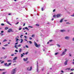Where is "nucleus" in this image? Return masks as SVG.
I'll return each instance as SVG.
<instances>
[{
    "instance_id": "1",
    "label": "nucleus",
    "mask_w": 74,
    "mask_h": 74,
    "mask_svg": "<svg viewBox=\"0 0 74 74\" xmlns=\"http://www.w3.org/2000/svg\"><path fill=\"white\" fill-rule=\"evenodd\" d=\"M61 16H62V15L61 14H57L56 15H53V18H60L61 17Z\"/></svg>"
},
{
    "instance_id": "2",
    "label": "nucleus",
    "mask_w": 74,
    "mask_h": 74,
    "mask_svg": "<svg viewBox=\"0 0 74 74\" xmlns=\"http://www.w3.org/2000/svg\"><path fill=\"white\" fill-rule=\"evenodd\" d=\"M16 72V69H13L11 72V74H14Z\"/></svg>"
},
{
    "instance_id": "3",
    "label": "nucleus",
    "mask_w": 74,
    "mask_h": 74,
    "mask_svg": "<svg viewBox=\"0 0 74 74\" xmlns=\"http://www.w3.org/2000/svg\"><path fill=\"white\" fill-rule=\"evenodd\" d=\"M34 45L36 47H37V48H39L40 47V45H38L35 42H34Z\"/></svg>"
},
{
    "instance_id": "4",
    "label": "nucleus",
    "mask_w": 74,
    "mask_h": 74,
    "mask_svg": "<svg viewBox=\"0 0 74 74\" xmlns=\"http://www.w3.org/2000/svg\"><path fill=\"white\" fill-rule=\"evenodd\" d=\"M28 60V58H23V60L24 62H26V61H27Z\"/></svg>"
},
{
    "instance_id": "5",
    "label": "nucleus",
    "mask_w": 74,
    "mask_h": 74,
    "mask_svg": "<svg viewBox=\"0 0 74 74\" xmlns=\"http://www.w3.org/2000/svg\"><path fill=\"white\" fill-rule=\"evenodd\" d=\"M11 32H12V30L11 29H9L8 31V33H10Z\"/></svg>"
},
{
    "instance_id": "6",
    "label": "nucleus",
    "mask_w": 74,
    "mask_h": 74,
    "mask_svg": "<svg viewBox=\"0 0 74 74\" xmlns=\"http://www.w3.org/2000/svg\"><path fill=\"white\" fill-rule=\"evenodd\" d=\"M67 62H68V60H66L64 62V64L65 65H67Z\"/></svg>"
},
{
    "instance_id": "7",
    "label": "nucleus",
    "mask_w": 74,
    "mask_h": 74,
    "mask_svg": "<svg viewBox=\"0 0 74 74\" xmlns=\"http://www.w3.org/2000/svg\"><path fill=\"white\" fill-rule=\"evenodd\" d=\"M65 39H66V40H69V39L70 38V37H69L68 36H66L65 37Z\"/></svg>"
},
{
    "instance_id": "8",
    "label": "nucleus",
    "mask_w": 74,
    "mask_h": 74,
    "mask_svg": "<svg viewBox=\"0 0 74 74\" xmlns=\"http://www.w3.org/2000/svg\"><path fill=\"white\" fill-rule=\"evenodd\" d=\"M32 67L31 66L30 68V69H29V68H27V70H29V71H31L32 70Z\"/></svg>"
},
{
    "instance_id": "9",
    "label": "nucleus",
    "mask_w": 74,
    "mask_h": 74,
    "mask_svg": "<svg viewBox=\"0 0 74 74\" xmlns=\"http://www.w3.org/2000/svg\"><path fill=\"white\" fill-rule=\"evenodd\" d=\"M4 64L5 65V66H7V67H8V66H9L8 65V64H7V63H6L5 64Z\"/></svg>"
},
{
    "instance_id": "10",
    "label": "nucleus",
    "mask_w": 74,
    "mask_h": 74,
    "mask_svg": "<svg viewBox=\"0 0 74 74\" xmlns=\"http://www.w3.org/2000/svg\"><path fill=\"white\" fill-rule=\"evenodd\" d=\"M7 23H8V24H9L10 25V26H12V25L10 23V22L8 21H7Z\"/></svg>"
},
{
    "instance_id": "11",
    "label": "nucleus",
    "mask_w": 74,
    "mask_h": 74,
    "mask_svg": "<svg viewBox=\"0 0 74 74\" xmlns=\"http://www.w3.org/2000/svg\"><path fill=\"white\" fill-rule=\"evenodd\" d=\"M17 59V57H15L14 59H13V60H15Z\"/></svg>"
},
{
    "instance_id": "12",
    "label": "nucleus",
    "mask_w": 74,
    "mask_h": 74,
    "mask_svg": "<svg viewBox=\"0 0 74 74\" xmlns=\"http://www.w3.org/2000/svg\"><path fill=\"white\" fill-rule=\"evenodd\" d=\"M18 40H19L18 38H16V42H18Z\"/></svg>"
},
{
    "instance_id": "13",
    "label": "nucleus",
    "mask_w": 74,
    "mask_h": 74,
    "mask_svg": "<svg viewBox=\"0 0 74 74\" xmlns=\"http://www.w3.org/2000/svg\"><path fill=\"white\" fill-rule=\"evenodd\" d=\"M63 19H61L60 20V23H62V22H63Z\"/></svg>"
},
{
    "instance_id": "14",
    "label": "nucleus",
    "mask_w": 74,
    "mask_h": 74,
    "mask_svg": "<svg viewBox=\"0 0 74 74\" xmlns=\"http://www.w3.org/2000/svg\"><path fill=\"white\" fill-rule=\"evenodd\" d=\"M37 72H38V65H37Z\"/></svg>"
},
{
    "instance_id": "15",
    "label": "nucleus",
    "mask_w": 74,
    "mask_h": 74,
    "mask_svg": "<svg viewBox=\"0 0 74 74\" xmlns=\"http://www.w3.org/2000/svg\"><path fill=\"white\" fill-rule=\"evenodd\" d=\"M65 31V30H64V29H62V30H61L60 31L61 32H64Z\"/></svg>"
},
{
    "instance_id": "16",
    "label": "nucleus",
    "mask_w": 74,
    "mask_h": 74,
    "mask_svg": "<svg viewBox=\"0 0 74 74\" xmlns=\"http://www.w3.org/2000/svg\"><path fill=\"white\" fill-rule=\"evenodd\" d=\"M21 42H20V43H22V42H23V39H21Z\"/></svg>"
},
{
    "instance_id": "17",
    "label": "nucleus",
    "mask_w": 74,
    "mask_h": 74,
    "mask_svg": "<svg viewBox=\"0 0 74 74\" xmlns=\"http://www.w3.org/2000/svg\"><path fill=\"white\" fill-rule=\"evenodd\" d=\"M65 54V52H64V51H63L62 52V55H64Z\"/></svg>"
},
{
    "instance_id": "18",
    "label": "nucleus",
    "mask_w": 74,
    "mask_h": 74,
    "mask_svg": "<svg viewBox=\"0 0 74 74\" xmlns=\"http://www.w3.org/2000/svg\"><path fill=\"white\" fill-rule=\"evenodd\" d=\"M22 52V49H20L19 50V52L21 53Z\"/></svg>"
},
{
    "instance_id": "19",
    "label": "nucleus",
    "mask_w": 74,
    "mask_h": 74,
    "mask_svg": "<svg viewBox=\"0 0 74 74\" xmlns=\"http://www.w3.org/2000/svg\"><path fill=\"white\" fill-rule=\"evenodd\" d=\"M25 29H27V30H28V31L29 30V29L28 28H27V27H25Z\"/></svg>"
},
{
    "instance_id": "20",
    "label": "nucleus",
    "mask_w": 74,
    "mask_h": 74,
    "mask_svg": "<svg viewBox=\"0 0 74 74\" xmlns=\"http://www.w3.org/2000/svg\"><path fill=\"white\" fill-rule=\"evenodd\" d=\"M15 48H16V49H18V47H17V46L16 45H15L14 46Z\"/></svg>"
},
{
    "instance_id": "21",
    "label": "nucleus",
    "mask_w": 74,
    "mask_h": 74,
    "mask_svg": "<svg viewBox=\"0 0 74 74\" xmlns=\"http://www.w3.org/2000/svg\"><path fill=\"white\" fill-rule=\"evenodd\" d=\"M8 27H5V30H7V29H8Z\"/></svg>"
},
{
    "instance_id": "22",
    "label": "nucleus",
    "mask_w": 74,
    "mask_h": 74,
    "mask_svg": "<svg viewBox=\"0 0 74 74\" xmlns=\"http://www.w3.org/2000/svg\"><path fill=\"white\" fill-rule=\"evenodd\" d=\"M21 29H22V28H21V27H19V30H20Z\"/></svg>"
},
{
    "instance_id": "23",
    "label": "nucleus",
    "mask_w": 74,
    "mask_h": 74,
    "mask_svg": "<svg viewBox=\"0 0 74 74\" xmlns=\"http://www.w3.org/2000/svg\"><path fill=\"white\" fill-rule=\"evenodd\" d=\"M57 46L58 47H60V45L58 44L57 45Z\"/></svg>"
},
{
    "instance_id": "24",
    "label": "nucleus",
    "mask_w": 74,
    "mask_h": 74,
    "mask_svg": "<svg viewBox=\"0 0 74 74\" xmlns=\"http://www.w3.org/2000/svg\"><path fill=\"white\" fill-rule=\"evenodd\" d=\"M66 24H68V25H70V23H69V22H67L66 23Z\"/></svg>"
},
{
    "instance_id": "25",
    "label": "nucleus",
    "mask_w": 74,
    "mask_h": 74,
    "mask_svg": "<svg viewBox=\"0 0 74 74\" xmlns=\"http://www.w3.org/2000/svg\"><path fill=\"white\" fill-rule=\"evenodd\" d=\"M4 70H5V69H0V71H3Z\"/></svg>"
},
{
    "instance_id": "26",
    "label": "nucleus",
    "mask_w": 74,
    "mask_h": 74,
    "mask_svg": "<svg viewBox=\"0 0 74 74\" xmlns=\"http://www.w3.org/2000/svg\"><path fill=\"white\" fill-rule=\"evenodd\" d=\"M21 46V45H19L17 46L18 47H20Z\"/></svg>"
},
{
    "instance_id": "27",
    "label": "nucleus",
    "mask_w": 74,
    "mask_h": 74,
    "mask_svg": "<svg viewBox=\"0 0 74 74\" xmlns=\"http://www.w3.org/2000/svg\"><path fill=\"white\" fill-rule=\"evenodd\" d=\"M0 35H1V36H3V35H4V34H3L2 33H0Z\"/></svg>"
},
{
    "instance_id": "28",
    "label": "nucleus",
    "mask_w": 74,
    "mask_h": 74,
    "mask_svg": "<svg viewBox=\"0 0 74 74\" xmlns=\"http://www.w3.org/2000/svg\"><path fill=\"white\" fill-rule=\"evenodd\" d=\"M21 58H22V57H23V54H21Z\"/></svg>"
},
{
    "instance_id": "29",
    "label": "nucleus",
    "mask_w": 74,
    "mask_h": 74,
    "mask_svg": "<svg viewBox=\"0 0 74 74\" xmlns=\"http://www.w3.org/2000/svg\"><path fill=\"white\" fill-rule=\"evenodd\" d=\"M64 52H66V51H67V49H64Z\"/></svg>"
},
{
    "instance_id": "30",
    "label": "nucleus",
    "mask_w": 74,
    "mask_h": 74,
    "mask_svg": "<svg viewBox=\"0 0 74 74\" xmlns=\"http://www.w3.org/2000/svg\"><path fill=\"white\" fill-rule=\"evenodd\" d=\"M8 44L5 45H4V47H7V46H8Z\"/></svg>"
},
{
    "instance_id": "31",
    "label": "nucleus",
    "mask_w": 74,
    "mask_h": 74,
    "mask_svg": "<svg viewBox=\"0 0 74 74\" xmlns=\"http://www.w3.org/2000/svg\"><path fill=\"white\" fill-rule=\"evenodd\" d=\"M5 41H7V40L6 39H4L3 40V42H5Z\"/></svg>"
},
{
    "instance_id": "32",
    "label": "nucleus",
    "mask_w": 74,
    "mask_h": 74,
    "mask_svg": "<svg viewBox=\"0 0 74 74\" xmlns=\"http://www.w3.org/2000/svg\"><path fill=\"white\" fill-rule=\"evenodd\" d=\"M8 62H12V60H8L7 61Z\"/></svg>"
},
{
    "instance_id": "33",
    "label": "nucleus",
    "mask_w": 74,
    "mask_h": 74,
    "mask_svg": "<svg viewBox=\"0 0 74 74\" xmlns=\"http://www.w3.org/2000/svg\"><path fill=\"white\" fill-rule=\"evenodd\" d=\"M2 49H5V48L4 47H2Z\"/></svg>"
},
{
    "instance_id": "34",
    "label": "nucleus",
    "mask_w": 74,
    "mask_h": 74,
    "mask_svg": "<svg viewBox=\"0 0 74 74\" xmlns=\"http://www.w3.org/2000/svg\"><path fill=\"white\" fill-rule=\"evenodd\" d=\"M29 42L30 43V44H32V41H29Z\"/></svg>"
},
{
    "instance_id": "35",
    "label": "nucleus",
    "mask_w": 74,
    "mask_h": 74,
    "mask_svg": "<svg viewBox=\"0 0 74 74\" xmlns=\"http://www.w3.org/2000/svg\"><path fill=\"white\" fill-rule=\"evenodd\" d=\"M11 64V63H10L8 64V66H10V65Z\"/></svg>"
},
{
    "instance_id": "36",
    "label": "nucleus",
    "mask_w": 74,
    "mask_h": 74,
    "mask_svg": "<svg viewBox=\"0 0 74 74\" xmlns=\"http://www.w3.org/2000/svg\"><path fill=\"white\" fill-rule=\"evenodd\" d=\"M36 26H39V25L38 24H36Z\"/></svg>"
},
{
    "instance_id": "37",
    "label": "nucleus",
    "mask_w": 74,
    "mask_h": 74,
    "mask_svg": "<svg viewBox=\"0 0 74 74\" xmlns=\"http://www.w3.org/2000/svg\"><path fill=\"white\" fill-rule=\"evenodd\" d=\"M24 37H25V38H26V39L27 38V36H24Z\"/></svg>"
},
{
    "instance_id": "38",
    "label": "nucleus",
    "mask_w": 74,
    "mask_h": 74,
    "mask_svg": "<svg viewBox=\"0 0 74 74\" xmlns=\"http://www.w3.org/2000/svg\"><path fill=\"white\" fill-rule=\"evenodd\" d=\"M44 8H42L41 10L42 11H44Z\"/></svg>"
},
{
    "instance_id": "39",
    "label": "nucleus",
    "mask_w": 74,
    "mask_h": 74,
    "mask_svg": "<svg viewBox=\"0 0 74 74\" xmlns=\"http://www.w3.org/2000/svg\"><path fill=\"white\" fill-rule=\"evenodd\" d=\"M23 35H21L20 36V37L21 38H22V36H23Z\"/></svg>"
},
{
    "instance_id": "40",
    "label": "nucleus",
    "mask_w": 74,
    "mask_h": 74,
    "mask_svg": "<svg viewBox=\"0 0 74 74\" xmlns=\"http://www.w3.org/2000/svg\"><path fill=\"white\" fill-rule=\"evenodd\" d=\"M28 27H30V28H33V27H32L31 26H29Z\"/></svg>"
},
{
    "instance_id": "41",
    "label": "nucleus",
    "mask_w": 74,
    "mask_h": 74,
    "mask_svg": "<svg viewBox=\"0 0 74 74\" xmlns=\"http://www.w3.org/2000/svg\"><path fill=\"white\" fill-rule=\"evenodd\" d=\"M1 26H4V24L3 23H1Z\"/></svg>"
},
{
    "instance_id": "42",
    "label": "nucleus",
    "mask_w": 74,
    "mask_h": 74,
    "mask_svg": "<svg viewBox=\"0 0 74 74\" xmlns=\"http://www.w3.org/2000/svg\"><path fill=\"white\" fill-rule=\"evenodd\" d=\"M52 40H49V42H52Z\"/></svg>"
},
{
    "instance_id": "43",
    "label": "nucleus",
    "mask_w": 74,
    "mask_h": 74,
    "mask_svg": "<svg viewBox=\"0 0 74 74\" xmlns=\"http://www.w3.org/2000/svg\"><path fill=\"white\" fill-rule=\"evenodd\" d=\"M58 54V53H55V55H57Z\"/></svg>"
},
{
    "instance_id": "44",
    "label": "nucleus",
    "mask_w": 74,
    "mask_h": 74,
    "mask_svg": "<svg viewBox=\"0 0 74 74\" xmlns=\"http://www.w3.org/2000/svg\"><path fill=\"white\" fill-rule=\"evenodd\" d=\"M26 48H29V47L28 46L26 45L25 46Z\"/></svg>"
},
{
    "instance_id": "45",
    "label": "nucleus",
    "mask_w": 74,
    "mask_h": 74,
    "mask_svg": "<svg viewBox=\"0 0 74 74\" xmlns=\"http://www.w3.org/2000/svg\"><path fill=\"white\" fill-rule=\"evenodd\" d=\"M34 35H32L31 37H34Z\"/></svg>"
},
{
    "instance_id": "46",
    "label": "nucleus",
    "mask_w": 74,
    "mask_h": 74,
    "mask_svg": "<svg viewBox=\"0 0 74 74\" xmlns=\"http://www.w3.org/2000/svg\"><path fill=\"white\" fill-rule=\"evenodd\" d=\"M18 23H19V22H17V23H15V25H18Z\"/></svg>"
},
{
    "instance_id": "47",
    "label": "nucleus",
    "mask_w": 74,
    "mask_h": 74,
    "mask_svg": "<svg viewBox=\"0 0 74 74\" xmlns=\"http://www.w3.org/2000/svg\"><path fill=\"white\" fill-rule=\"evenodd\" d=\"M70 68H68L66 69V70H70Z\"/></svg>"
},
{
    "instance_id": "48",
    "label": "nucleus",
    "mask_w": 74,
    "mask_h": 74,
    "mask_svg": "<svg viewBox=\"0 0 74 74\" xmlns=\"http://www.w3.org/2000/svg\"><path fill=\"white\" fill-rule=\"evenodd\" d=\"M18 44V42H17L15 43V45H17V44Z\"/></svg>"
},
{
    "instance_id": "49",
    "label": "nucleus",
    "mask_w": 74,
    "mask_h": 74,
    "mask_svg": "<svg viewBox=\"0 0 74 74\" xmlns=\"http://www.w3.org/2000/svg\"><path fill=\"white\" fill-rule=\"evenodd\" d=\"M5 73H6V72H3L2 73V74H5Z\"/></svg>"
},
{
    "instance_id": "50",
    "label": "nucleus",
    "mask_w": 74,
    "mask_h": 74,
    "mask_svg": "<svg viewBox=\"0 0 74 74\" xmlns=\"http://www.w3.org/2000/svg\"><path fill=\"white\" fill-rule=\"evenodd\" d=\"M15 52H18V50H15Z\"/></svg>"
},
{
    "instance_id": "51",
    "label": "nucleus",
    "mask_w": 74,
    "mask_h": 74,
    "mask_svg": "<svg viewBox=\"0 0 74 74\" xmlns=\"http://www.w3.org/2000/svg\"><path fill=\"white\" fill-rule=\"evenodd\" d=\"M71 71H73V70H74V69H71Z\"/></svg>"
},
{
    "instance_id": "52",
    "label": "nucleus",
    "mask_w": 74,
    "mask_h": 74,
    "mask_svg": "<svg viewBox=\"0 0 74 74\" xmlns=\"http://www.w3.org/2000/svg\"><path fill=\"white\" fill-rule=\"evenodd\" d=\"M29 40H32V38L31 37H29Z\"/></svg>"
},
{
    "instance_id": "53",
    "label": "nucleus",
    "mask_w": 74,
    "mask_h": 74,
    "mask_svg": "<svg viewBox=\"0 0 74 74\" xmlns=\"http://www.w3.org/2000/svg\"><path fill=\"white\" fill-rule=\"evenodd\" d=\"M61 73H64V71H63L61 70Z\"/></svg>"
},
{
    "instance_id": "54",
    "label": "nucleus",
    "mask_w": 74,
    "mask_h": 74,
    "mask_svg": "<svg viewBox=\"0 0 74 74\" xmlns=\"http://www.w3.org/2000/svg\"><path fill=\"white\" fill-rule=\"evenodd\" d=\"M28 53V52H26L25 53V55H27Z\"/></svg>"
},
{
    "instance_id": "55",
    "label": "nucleus",
    "mask_w": 74,
    "mask_h": 74,
    "mask_svg": "<svg viewBox=\"0 0 74 74\" xmlns=\"http://www.w3.org/2000/svg\"><path fill=\"white\" fill-rule=\"evenodd\" d=\"M71 16H74V13L73 14V15H72Z\"/></svg>"
},
{
    "instance_id": "56",
    "label": "nucleus",
    "mask_w": 74,
    "mask_h": 74,
    "mask_svg": "<svg viewBox=\"0 0 74 74\" xmlns=\"http://www.w3.org/2000/svg\"><path fill=\"white\" fill-rule=\"evenodd\" d=\"M69 55L70 56H71V55L70 54H69Z\"/></svg>"
},
{
    "instance_id": "57",
    "label": "nucleus",
    "mask_w": 74,
    "mask_h": 74,
    "mask_svg": "<svg viewBox=\"0 0 74 74\" xmlns=\"http://www.w3.org/2000/svg\"><path fill=\"white\" fill-rule=\"evenodd\" d=\"M1 33H4V31H1Z\"/></svg>"
},
{
    "instance_id": "58",
    "label": "nucleus",
    "mask_w": 74,
    "mask_h": 74,
    "mask_svg": "<svg viewBox=\"0 0 74 74\" xmlns=\"http://www.w3.org/2000/svg\"><path fill=\"white\" fill-rule=\"evenodd\" d=\"M4 63V61H2L1 63L2 64V63Z\"/></svg>"
},
{
    "instance_id": "59",
    "label": "nucleus",
    "mask_w": 74,
    "mask_h": 74,
    "mask_svg": "<svg viewBox=\"0 0 74 74\" xmlns=\"http://www.w3.org/2000/svg\"><path fill=\"white\" fill-rule=\"evenodd\" d=\"M73 41H74V38H73L72 39Z\"/></svg>"
},
{
    "instance_id": "60",
    "label": "nucleus",
    "mask_w": 74,
    "mask_h": 74,
    "mask_svg": "<svg viewBox=\"0 0 74 74\" xmlns=\"http://www.w3.org/2000/svg\"><path fill=\"white\" fill-rule=\"evenodd\" d=\"M72 63H73V64L74 65V61H73L72 62Z\"/></svg>"
},
{
    "instance_id": "61",
    "label": "nucleus",
    "mask_w": 74,
    "mask_h": 74,
    "mask_svg": "<svg viewBox=\"0 0 74 74\" xmlns=\"http://www.w3.org/2000/svg\"><path fill=\"white\" fill-rule=\"evenodd\" d=\"M24 40H25V41H27V40L26 39H24Z\"/></svg>"
},
{
    "instance_id": "62",
    "label": "nucleus",
    "mask_w": 74,
    "mask_h": 74,
    "mask_svg": "<svg viewBox=\"0 0 74 74\" xmlns=\"http://www.w3.org/2000/svg\"><path fill=\"white\" fill-rule=\"evenodd\" d=\"M55 9H54V10H53V12H55Z\"/></svg>"
},
{
    "instance_id": "63",
    "label": "nucleus",
    "mask_w": 74,
    "mask_h": 74,
    "mask_svg": "<svg viewBox=\"0 0 74 74\" xmlns=\"http://www.w3.org/2000/svg\"><path fill=\"white\" fill-rule=\"evenodd\" d=\"M73 74V72H71L70 73V74Z\"/></svg>"
},
{
    "instance_id": "64",
    "label": "nucleus",
    "mask_w": 74,
    "mask_h": 74,
    "mask_svg": "<svg viewBox=\"0 0 74 74\" xmlns=\"http://www.w3.org/2000/svg\"><path fill=\"white\" fill-rule=\"evenodd\" d=\"M26 63H29V61H27V62H26Z\"/></svg>"
}]
</instances>
